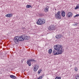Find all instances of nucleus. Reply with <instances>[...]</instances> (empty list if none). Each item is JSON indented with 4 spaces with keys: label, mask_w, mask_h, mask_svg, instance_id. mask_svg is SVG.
<instances>
[{
    "label": "nucleus",
    "mask_w": 79,
    "mask_h": 79,
    "mask_svg": "<svg viewBox=\"0 0 79 79\" xmlns=\"http://www.w3.org/2000/svg\"><path fill=\"white\" fill-rule=\"evenodd\" d=\"M54 48L55 50L53 51L54 55H61L64 52V50L63 49V46L61 45L55 46Z\"/></svg>",
    "instance_id": "f257e3e1"
},
{
    "label": "nucleus",
    "mask_w": 79,
    "mask_h": 79,
    "mask_svg": "<svg viewBox=\"0 0 79 79\" xmlns=\"http://www.w3.org/2000/svg\"><path fill=\"white\" fill-rule=\"evenodd\" d=\"M79 9V3L77 5L76 7L75 8V10Z\"/></svg>",
    "instance_id": "2eb2a0df"
},
{
    "label": "nucleus",
    "mask_w": 79,
    "mask_h": 79,
    "mask_svg": "<svg viewBox=\"0 0 79 79\" xmlns=\"http://www.w3.org/2000/svg\"><path fill=\"white\" fill-rule=\"evenodd\" d=\"M6 17H7V18H10V17H11V16H12V15L11 14H9L7 15H6Z\"/></svg>",
    "instance_id": "f8f14e48"
},
{
    "label": "nucleus",
    "mask_w": 79,
    "mask_h": 79,
    "mask_svg": "<svg viewBox=\"0 0 79 79\" xmlns=\"http://www.w3.org/2000/svg\"><path fill=\"white\" fill-rule=\"evenodd\" d=\"M55 79H61V77H56Z\"/></svg>",
    "instance_id": "412c9836"
},
{
    "label": "nucleus",
    "mask_w": 79,
    "mask_h": 79,
    "mask_svg": "<svg viewBox=\"0 0 79 79\" xmlns=\"http://www.w3.org/2000/svg\"><path fill=\"white\" fill-rule=\"evenodd\" d=\"M30 61H31V62H33L34 63H36V60L33 59H30Z\"/></svg>",
    "instance_id": "dca6fc26"
},
{
    "label": "nucleus",
    "mask_w": 79,
    "mask_h": 79,
    "mask_svg": "<svg viewBox=\"0 0 79 79\" xmlns=\"http://www.w3.org/2000/svg\"><path fill=\"white\" fill-rule=\"evenodd\" d=\"M48 30H50V31L55 30V27L53 25H51L48 27Z\"/></svg>",
    "instance_id": "423d86ee"
},
{
    "label": "nucleus",
    "mask_w": 79,
    "mask_h": 79,
    "mask_svg": "<svg viewBox=\"0 0 79 79\" xmlns=\"http://www.w3.org/2000/svg\"><path fill=\"white\" fill-rule=\"evenodd\" d=\"M39 66L37 65H35L34 67H33V71H37V69H39Z\"/></svg>",
    "instance_id": "0eeeda50"
},
{
    "label": "nucleus",
    "mask_w": 79,
    "mask_h": 79,
    "mask_svg": "<svg viewBox=\"0 0 79 79\" xmlns=\"http://www.w3.org/2000/svg\"><path fill=\"white\" fill-rule=\"evenodd\" d=\"M66 14V13H65V12L63 11L61 13V15L63 17H64L65 16V14Z\"/></svg>",
    "instance_id": "ddd939ff"
},
{
    "label": "nucleus",
    "mask_w": 79,
    "mask_h": 79,
    "mask_svg": "<svg viewBox=\"0 0 79 79\" xmlns=\"http://www.w3.org/2000/svg\"><path fill=\"white\" fill-rule=\"evenodd\" d=\"M67 16L68 18H71L72 16H73V13L71 12H69L67 14Z\"/></svg>",
    "instance_id": "1a4fd4ad"
},
{
    "label": "nucleus",
    "mask_w": 79,
    "mask_h": 79,
    "mask_svg": "<svg viewBox=\"0 0 79 79\" xmlns=\"http://www.w3.org/2000/svg\"><path fill=\"white\" fill-rule=\"evenodd\" d=\"M61 12L59 11L57 12V13L55 14V17L57 19H60L61 18V15L60 14Z\"/></svg>",
    "instance_id": "20e7f679"
},
{
    "label": "nucleus",
    "mask_w": 79,
    "mask_h": 79,
    "mask_svg": "<svg viewBox=\"0 0 79 79\" xmlns=\"http://www.w3.org/2000/svg\"><path fill=\"white\" fill-rule=\"evenodd\" d=\"M78 24L77 23H74V25L75 26H77Z\"/></svg>",
    "instance_id": "b1692460"
},
{
    "label": "nucleus",
    "mask_w": 79,
    "mask_h": 79,
    "mask_svg": "<svg viewBox=\"0 0 79 79\" xmlns=\"http://www.w3.org/2000/svg\"><path fill=\"white\" fill-rule=\"evenodd\" d=\"M45 20L40 18L36 22V23L38 25H41V24H45Z\"/></svg>",
    "instance_id": "7ed1b4c3"
},
{
    "label": "nucleus",
    "mask_w": 79,
    "mask_h": 79,
    "mask_svg": "<svg viewBox=\"0 0 79 79\" xmlns=\"http://www.w3.org/2000/svg\"><path fill=\"white\" fill-rule=\"evenodd\" d=\"M14 41L15 44H18L19 41H23V39L21 38V36H17L14 37Z\"/></svg>",
    "instance_id": "f03ea898"
},
{
    "label": "nucleus",
    "mask_w": 79,
    "mask_h": 79,
    "mask_svg": "<svg viewBox=\"0 0 79 79\" xmlns=\"http://www.w3.org/2000/svg\"><path fill=\"white\" fill-rule=\"evenodd\" d=\"M26 7L27 8H31V6L30 5H27Z\"/></svg>",
    "instance_id": "6ab92c4d"
},
{
    "label": "nucleus",
    "mask_w": 79,
    "mask_h": 79,
    "mask_svg": "<svg viewBox=\"0 0 79 79\" xmlns=\"http://www.w3.org/2000/svg\"><path fill=\"white\" fill-rule=\"evenodd\" d=\"M52 52V49H50L48 51V53L49 54H51Z\"/></svg>",
    "instance_id": "a211bd4d"
},
{
    "label": "nucleus",
    "mask_w": 79,
    "mask_h": 79,
    "mask_svg": "<svg viewBox=\"0 0 79 79\" xmlns=\"http://www.w3.org/2000/svg\"><path fill=\"white\" fill-rule=\"evenodd\" d=\"M63 35H62L61 34H60L59 35H57L56 36V39H60L61 37H63Z\"/></svg>",
    "instance_id": "6e6552de"
},
{
    "label": "nucleus",
    "mask_w": 79,
    "mask_h": 79,
    "mask_svg": "<svg viewBox=\"0 0 79 79\" xmlns=\"http://www.w3.org/2000/svg\"><path fill=\"white\" fill-rule=\"evenodd\" d=\"M41 72H42V70L40 69L38 71V73H39V74H40Z\"/></svg>",
    "instance_id": "5701e85b"
},
{
    "label": "nucleus",
    "mask_w": 79,
    "mask_h": 79,
    "mask_svg": "<svg viewBox=\"0 0 79 79\" xmlns=\"http://www.w3.org/2000/svg\"><path fill=\"white\" fill-rule=\"evenodd\" d=\"M20 37L22 39H21V40L23 39V41H24V39H25V40H29L30 39V36H27L26 35H21Z\"/></svg>",
    "instance_id": "39448f33"
},
{
    "label": "nucleus",
    "mask_w": 79,
    "mask_h": 79,
    "mask_svg": "<svg viewBox=\"0 0 79 79\" xmlns=\"http://www.w3.org/2000/svg\"><path fill=\"white\" fill-rule=\"evenodd\" d=\"M10 77H11V78H12V79H16V77L13 75H10Z\"/></svg>",
    "instance_id": "4468645a"
},
{
    "label": "nucleus",
    "mask_w": 79,
    "mask_h": 79,
    "mask_svg": "<svg viewBox=\"0 0 79 79\" xmlns=\"http://www.w3.org/2000/svg\"><path fill=\"white\" fill-rule=\"evenodd\" d=\"M48 9H49V7L48 6H47L44 9L45 12H48Z\"/></svg>",
    "instance_id": "9b49d317"
},
{
    "label": "nucleus",
    "mask_w": 79,
    "mask_h": 79,
    "mask_svg": "<svg viewBox=\"0 0 79 79\" xmlns=\"http://www.w3.org/2000/svg\"><path fill=\"white\" fill-rule=\"evenodd\" d=\"M75 70L76 71H77V68H75Z\"/></svg>",
    "instance_id": "393cba45"
},
{
    "label": "nucleus",
    "mask_w": 79,
    "mask_h": 79,
    "mask_svg": "<svg viewBox=\"0 0 79 79\" xmlns=\"http://www.w3.org/2000/svg\"><path fill=\"white\" fill-rule=\"evenodd\" d=\"M43 76H41L40 77L38 78H37V79H42V78H43Z\"/></svg>",
    "instance_id": "aec40b11"
},
{
    "label": "nucleus",
    "mask_w": 79,
    "mask_h": 79,
    "mask_svg": "<svg viewBox=\"0 0 79 79\" xmlns=\"http://www.w3.org/2000/svg\"><path fill=\"white\" fill-rule=\"evenodd\" d=\"M75 77L76 79H79V74H77V75H76Z\"/></svg>",
    "instance_id": "f3484780"
},
{
    "label": "nucleus",
    "mask_w": 79,
    "mask_h": 79,
    "mask_svg": "<svg viewBox=\"0 0 79 79\" xmlns=\"http://www.w3.org/2000/svg\"><path fill=\"white\" fill-rule=\"evenodd\" d=\"M79 16V14H77L73 17V18H76V17H78Z\"/></svg>",
    "instance_id": "4be33fe9"
},
{
    "label": "nucleus",
    "mask_w": 79,
    "mask_h": 79,
    "mask_svg": "<svg viewBox=\"0 0 79 79\" xmlns=\"http://www.w3.org/2000/svg\"><path fill=\"white\" fill-rule=\"evenodd\" d=\"M27 63L29 66H31V60H28L27 61Z\"/></svg>",
    "instance_id": "9d476101"
}]
</instances>
